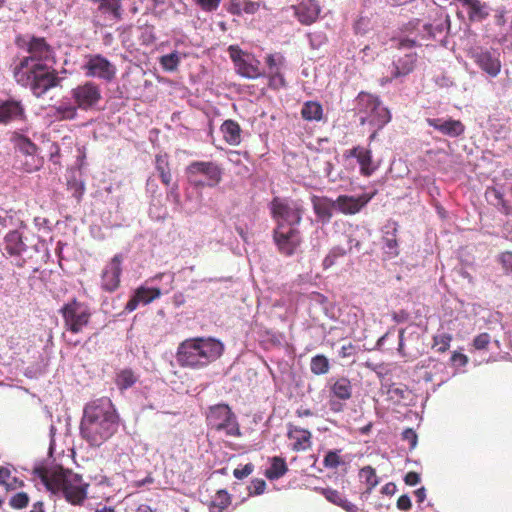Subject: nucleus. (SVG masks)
Returning a JSON list of instances; mask_svg holds the SVG:
<instances>
[{
	"label": "nucleus",
	"mask_w": 512,
	"mask_h": 512,
	"mask_svg": "<svg viewBox=\"0 0 512 512\" xmlns=\"http://www.w3.org/2000/svg\"><path fill=\"white\" fill-rule=\"evenodd\" d=\"M25 45L29 56L23 57L14 67L13 76L17 84L29 88L40 98L61 82L53 68L56 62L54 50L43 37L32 36Z\"/></svg>",
	"instance_id": "nucleus-1"
},
{
	"label": "nucleus",
	"mask_w": 512,
	"mask_h": 512,
	"mask_svg": "<svg viewBox=\"0 0 512 512\" xmlns=\"http://www.w3.org/2000/svg\"><path fill=\"white\" fill-rule=\"evenodd\" d=\"M118 429V415L107 397L87 403L80 422V434L91 446H100Z\"/></svg>",
	"instance_id": "nucleus-2"
},
{
	"label": "nucleus",
	"mask_w": 512,
	"mask_h": 512,
	"mask_svg": "<svg viewBox=\"0 0 512 512\" xmlns=\"http://www.w3.org/2000/svg\"><path fill=\"white\" fill-rule=\"evenodd\" d=\"M36 473L48 491L53 494H62L72 505H81L87 498L89 483L72 470L63 467L40 468Z\"/></svg>",
	"instance_id": "nucleus-3"
},
{
	"label": "nucleus",
	"mask_w": 512,
	"mask_h": 512,
	"mask_svg": "<svg viewBox=\"0 0 512 512\" xmlns=\"http://www.w3.org/2000/svg\"><path fill=\"white\" fill-rule=\"evenodd\" d=\"M222 342L212 337H196L182 341L176 352L181 367L201 369L216 361L223 353Z\"/></svg>",
	"instance_id": "nucleus-4"
},
{
	"label": "nucleus",
	"mask_w": 512,
	"mask_h": 512,
	"mask_svg": "<svg viewBox=\"0 0 512 512\" xmlns=\"http://www.w3.org/2000/svg\"><path fill=\"white\" fill-rule=\"evenodd\" d=\"M185 174L194 188H213L221 183L223 169L213 161H193L186 167Z\"/></svg>",
	"instance_id": "nucleus-5"
},
{
	"label": "nucleus",
	"mask_w": 512,
	"mask_h": 512,
	"mask_svg": "<svg viewBox=\"0 0 512 512\" xmlns=\"http://www.w3.org/2000/svg\"><path fill=\"white\" fill-rule=\"evenodd\" d=\"M66 331L78 334L90 323L92 312L88 304L73 298L60 309Z\"/></svg>",
	"instance_id": "nucleus-6"
},
{
	"label": "nucleus",
	"mask_w": 512,
	"mask_h": 512,
	"mask_svg": "<svg viewBox=\"0 0 512 512\" xmlns=\"http://www.w3.org/2000/svg\"><path fill=\"white\" fill-rule=\"evenodd\" d=\"M207 425L218 432H224L227 436H241L240 426L236 415L228 404H217L209 407Z\"/></svg>",
	"instance_id": "nucleus-7"
},
{
	"label": "nucleus",
	"mask_w": 512,
	"mask_h": 512,
	"mask_svg": "<svg viewBox=\"0 0 512 512\" xmlns=\"http://www.w3.org/2000/svg\"><path fill=\"white\" fill-rule=\"evenodd\" d=\"M272 218L289 227H297L302 221L304 206L300 200L274 197L270 203Z\"/></svg>",
	"instance_id": "nucleus-8"
},
{
	"label": "nucleus",
	"mask_w": 512,
	"mask_h": 512,
	"mask_svg": "<svg viewBox=\"0 0 512 512\" xmlns=\"http://www.w3.org/2000/svg\"><path fill=\"white\" fill-rule=\"evenodd\" d=\"M227 51L240 76L256 79L262 75L260 61L253 54L243 51L238 45H230Z\"/></svg>",
	"instance_id": "nucleus-9"
},
{
	"label": "nucleus",
	"mask_w": 512,
	"mask_h": 512,
	"mask_svg": "<svg viewBox=\"0 0 512 512\" xmlns=\"http://www.w3.org/2000/svg\"><path fill=\"white\" fill-rule=\"evenodd\" d=\"M273 240L278 251L285 256H292L302 243L300 230L278 223L273 231Z\"/></svg>",
	"instance_id": "nucleus-10"
},
{
	"label": "nucleus",
	"mask_w": 512,
	"mask_h": 512,
	"mask_svg": "<svg viewBox=\"0 0 512 512\" xmlns=\"http://www.w3.org/2000/svg\"><path fill=\"white\" fill-rule=\"evenodd\" d=\"M358 105L360 111L367 114L370 123L382 127L391 120L390 111L382 106L376 96L362 92L358 96Z\"/></svg>",
	"instance_id": "nucleus-11"
},
{
	"label": "nucleus",
	"mask_w": 512,
	"mask_h": 512,
	"mask_svg": "<svg viewBox=\"0 0 512 512\" xmlns=\"http://www.w3.org/2000/svg\"><path fill=\"white\" fill-rule=\"evenodd\" d=\"M71 98L79 109H92L102 98L100 86L92 81H86L71 90Z\"/></svg>",
	"instance_id": "nucleus-12"
},
{
	"label": "nucleus",
	"mask_w": 512,
	"mask_h": 512,
	"mask_svg": "<svg viewBox=\"0 0 512 512\" xmlns=\"http://www.w3.org/2000/svg\"><path fill=\"white\" fill-rule=\"evenodd\" d=\"M83 70L86 76L99 78L107 82L112 81L116 76L115 65L101 54L87 55Z\"/></svg>",
	"instance_id": "nucleus-13"
},
{
	"label": "nucleus",
	"mask_w": 512,
	"mask_h": 512,
	"mask_svg": "<svg viewBox=\"0 0 512 512\" xmlns=\"http://www.w3.org/2000/svg\"><path fill=\"white\" fill-rule=\"evenodd\" d=\"M469 56L474 63L490 77H497L501 72L502 64L498 53L477 47L469 50Z\"/></svg>",
	"instance_id": "nucleus-14"
},
{
	"label": "nucleus",
	"mask_w": 512,
	"mask_h": 512,
	"mask_svg": "<svg viewBox=\"0 0 512 512\" xmlns=\"http://www.w3.org/2000/svg\"><path fill=\"white\" fill-rule=\"evenodd\" d=\"M123 259L122 254H116L105 265L101 273V288L104 291L112 293L119 288Z\"/></svg>",
	"instance_id": "nucleus-15"
},
{
	"label": "nucleus",
	"mask_w": 512,
	"mask_h": 512,
	"mask_svg": "<svg viewBox=\"0 0 512 512\" xmlns=\"http://www.w3.org/2000/svg\"><path fill=\"white\" fill-rule=\"evenodd\" d=\"M12 141L14 142L15 148L26 156H30L32 162L25 163L24 170L28 173L39 170L42 166V160L36 158L38 147L28 137L20 133L13 135Z\"/></svg>",
	"instance_id": "nucleus-16"
},
{
	"label": "nucleus",
	"mask_w": 512,
	"mask_h": 512,
	"mask_svg": "<svg viewBox=\"0 0 512 512\" xmlns=\"http://www.w3.org/2000/svg\"><path fill=\"white\" fill-rule=\"evenodd\" d=\"M265 63L268 68L269 86L274 89L284 88L286 80L282 73V68L285 64V58L282 54H268L265 57Z\"/></svg>",
	"instance_id": "nucleus-17"
},
{
	"label": "nucleus",
	"mask_w": 512,
	"mask_h": 512,
	"mask_svg": "<svg viewBox=\"0 0 512 512\" xmlns=\"http://www.w3.org/2000/svg\"><path fill=\"white\" fill-rule=\"evenodd\" d=\"M373 194H362L357 197L339 195L336 199V209L345 215H354L361 211L372 199Z\"/></svg>",
	"instance_id": "nucleus-18"
},
{
	"label": "nucleus",
	"mask_w": 512,
	"mask_h": 512,
	"mask_svg": "<svg viewBox=\"0 0 512 512\" xmlns=\"http://www.w3.org/2000/svg\"><path fill=\"white\" fill-rule=\"evenodd\" d=\"M287 438L291 441V449L294 452H304L312 447V433L308 429L301 428L292 423L287 425Z\"/></svg>",
	"instance_id": "nucleus-19"
},
{
	"label": "nucleus",
	"mask_w": 512,
	"mask_h": 512,
	"mask_svg": "<svg viewBox=\"0 0 512 512\" xmlns=\"http://www.w3.org/2000/svg\"><path fill=\"white\" fill-rule=\"evenodd\" d=\"M25 108L21 101L8 99L0 101V124H8L16 120H25Z\"/></svg>",
	"instance_id": "nucleus-20"
},
{
	"label": "nucleus",
	"mask_w": 512,
	"mask_h": 512,
	"mask_svg": "<svg viewBox=\"0 0 512 512\" xmlns=\"http://www.w3.org/2000/svg\"><path fill=\"white\" fill-rule=\"evenodd\" d=\"M295 16L298 21L303 25H311L314 23L320 14V6L316 0H300L294 6Z\"/></svg>",
	"instance_id": "nucleus-21"
},
{
	"label": "nucleus",
	"mask_w": 512,
	"mask_h": 512,
	"mask_svg": "<svg viewBox=\"0 0 512 512\" xmlns=\"http://www.w3.org/2000/svg\"><path fill=\"white\" fill-rule=\"evenodd\" d=\"M467 14L469 22H482L488 18L489 5L481 0H456Z\"/></svg>",
	"instance_id": "nucleus-22"
},
{
	"label": "nucleus",
	"mask_w": 512,
	"mask_h": 512,
	"mask_svg": "<svg viewBox=\"0 0 512 512\" xmlns=\"http://www.w3.org/2000/svg\"><path fill=\"white\" fill-rule=\"evenodd\" d=\"M427 124L441 132L443 135L458 137L465 131V126L460 120H442L440 118H428Z\"/></svg>",
	"instance_id": "nucleus-23"
},
{
	"label": "nucleus",
	"mask_w": 512,
	"mask_h": 512,
	"mask_svg": "<svg viewBox=\"0 0 512 512\" xmlns=\"http://www.w3.org/2000/svg\"><path fill=\"white\" fill-rule=\"evenodd\" d=\"M418 55L415 52L407 53L393 62L391 80L404 77L412 73L416 67Z\"/></svg>",
	"instance_id": "nucleus-24"
},
{
	"label": "nucleus",
	"mask_w": 512,
	"mask_h": 512,
	"mask_svg": "<svg viewBox=\"0 0 512 512\" xmlns=\"http://www.w3.org/2000/svg\"><path fill=\"white\" fill-rule=\"evenodd\" d=\"M398 224L394 221L388 222L384 227L382 237L384 253L388 258H395L399 255L397 242Z\"/></svg>",
	"instance_id": "nucleus-25"
},
{
	"label": "nucleus",
	"mask_w": 512,
	"mask_h": 512,
	"mask_svg": "<svg viewBox=\"0 0 512 512\" xmlns=\"http://www.w3.org/2000/svg\"><path fill=\"white\" fill-rule=\"evenodd\" d=\"M312 204L315 214L323 221H329L333 216V209H336V200L328 197L314 196Z\"/></svg>",
	"instance_id": "nucleus-26"
},
{
	"label": "nucleus",
	"mask_w": 512,
	"mask_h": 512,
	"mask_svg": "<svg viewBox=\"0 0 512 512\" xmlns=\"http://www.w3.org/2000/svg\"><path fill=\"white\" fill-rule=\"evenodd\" d=\"M98 4V11L110 19L120 21L122 19V0H89Z\"/></svg>",
	"instance_id": "nucleus-27"
},
{
	"label": "nucleus",
	"mask_w": 512,
	"mask_h": 512,
	"mask_svg": "<svg viewBox=\"0 0 512 512\" xmlns=\"http://www.w3.org/2000/svg\"><path fill=\"white\" fill-rule=\"evenodd\" d=\"M352 384L351 381L345 377H338L336 379H331L330 392L333 397L347 401L352 397Z\"/></svg>",
	"instance_id": "nucleus-28"
},
{
	"label": "nucleus",
	"mask_w": 512,
	"mask_h": 512,
	"mask_svg": "<svg viewBox=\"0 0 512 512\" xmlns=\"http://www.w3.org/2000/svg\"><path fill=\"white\" fill-rule=\"evenodd\" d=\"M220 130L223 134L224 140L231 146H238L241 143V127L238 122L234 120H225Z\"/></svg>",
	"instance_id": "nucleus-29"
},
{
	"label": "nucleus",
	"mask_w": 512,
	"mask_h": 512,
	"mask_svg": "<svg viewBox=\"0 0 512 512\" xmlns=\"http://www.w3.org/2000/svg\"><path fill=\"white\" fill-rule=\"evenodd\" d=\"M320 492L329 502L341 507L345 511L358 512L357 506L345 499L339 491L331 488H321Z\"/></svg>",
	"instance_id": "nucleus-30"
},
{
	"label": "nucleus",
	"mask_w": 512,
	"mask_h": 512,
	"mask_svg": "<svg viewBox=\"0 0 512 512\" xmlns=\"http://www.w3.org/2000/svg\"><path fill=\"white\" fill-rule=\"evenodd\" d=\"M231 504L232 495L226 489H220L208 505L209 512H224Z\"/></svg>",
	"instance_id": "nucleus-31"
},
{
	"label": "nucleus",
	"mask_w": 512,
	"mask_h": 512,
	"mask_svg": "<svg viewBox=\"0 0 512 512\" xmlns=\"http://www.w3.org/2000/svg\"><path fill=\"white\" fill-rule=\"evenodd\" d=\"M155 169L158 172L161 182L165 186H170L172 182V174L170 169L169 157L167 154L156 155Z\"/></svg>",
	"instance_id": "nucleus-32"
},
{
	"label": "nucleus",
	"mask_w": 512,
	"mask_h": 512,
	"mask_svg": "<svg viewBox=\"0 0 512 512\" xmlns=\"http://www.w3.org/2000/svg\"><path fill=\"white\" fill-rule=\"evenodd\" d=\"M25 243L17 230L9 232L5 237V249L10 255H20L25 251Z\"/></svg>",
	"instance_id": "nucleus-33"
},
{
	"label": "nucleus",
	"mask_w": 512,
	"mask_h": 512,
	"mask_svg": "<svg viewBox=\"0 0 512 512\" xmlns=\"http://www.w3.org/2000/svg\"><path fill=\"white\" fill-rule=\"evenodd\" d=\"M450 28V17L448 14L440 11L437 13L435 24L428 23L424 25V30L431 37H436L437 34L443 33Z\"/></svg>",
	"instance_id": "nucleus-34"
},
{
	"label": "nucleus",
	"mask_w": 512,
	"mask_h": 512,
	"mask_svg": "<svg viewBox=\"0 0 512 512\" xmlns=\"http://www.w3.org/2000/svg\"><path fill=\"white\" fill-rule=\"evenodd\" d=\"M288 471V466L284 458L274 456L271 458V465L265 471V476L269 480H277L283 477Z\"/></svg>",
	"instance_id": "nucleus-35"
},
{
	"label": "nucleus",
	"mask_w": 512,
	"mask_h": 512,
	"mask_svg": "<svg viewBox=\"0 0 512 512\" xmlns=\"http://www.w3.org/2000/svg\"><path fill=\"white\" fill-rule=\"evenodd\" d=\"M301 116L306 121H320L323 117L322 105L317 101H307L301 109Z\"/></svg>",
	"instance_id": "nucleus-36"
},
{
	"label": "nucleus",
	"mask_w": 512,
	"mask_h": 512,
	"mask_svg": "<svg viewBox=\"0 0 512 512\" xmlns=\"http://www.w3.org/2000/svg\"><path fill=\"white\" fill-rule=\"evenodd\" d=\"M359 477L364 480L366 485V490L363 494H371L372 490L379 484V478L376 475L375 469L369 465L360 469Z\"/></svg>",
	"instance_id": "nucleus-37"
},
{
	"label": "nucleus",
	"mask_w": 512,
	"mask_h": 512,
	"mask_svg": "<svg viewBox=\"0 0 512 512\" xmlns=\"http://www.w3.org/2000/svg\"><path fill=\"white\" fill-rule=\"evenodd\" d=\"M330 364L325 355L318 354L312 357L310 362V370L315 375H324L329 372Z\"/></svg>",
	"instance_id": "nucleus-38"
},
{
	"label": "nucleus",
	"mask_w": 512,
	"mask_h": 512,
	"mask_svg": "<svg viewBox=\"0 0 512 512\" xmlns=\"http://www.w3.org/2000/svg\"><path fill=\"white\" fill-rule=\"evenodd\" d=\"M135 295L139 303L149 304L161 296V290L159 288H146L141 286L136 289Z\"/></svg>",
	"instance_id": "nucleus-39"
},
{
	"label": "nucleus",
	"mask_w": 512,
	"mask_h": 512,
	"mask_svg": "<svg viewBox=\"0 0 512 512\" xmlns=\"http://www.w3.org/2000/svg\"><path fill=\"white\" fill-rule=\"evenodd\" d=\"M137 381V377L131 369H124L116 376V385L120 390H126L132 387Z\"/></svg>",
	"instance_id": "nucleus-40"
},
{
	"label": "nucleus",
	"mask_w": 512,
	"mask_h": 512,
	"mask_svg": "<svg viewBox=\"0 0 512 512\" xmlns=\"http://www.w3.org/2000/svg\"><path fill=\"white\" fill-rule=\"evenodd\" d=\"M358 163L360 165V172L363 176H371L375 171V167L372 166V154L370 150L364 149L358 157Z\"/></svg>",
	"instance_id": "nucleus-41"
},
{
	"label": "nucleus",
	"mask_w": 512,
	"mask_h": 512,
	"mask_svg": "<svg viewBox=\"0 0 512 512\" xmlns=\"http://www.w3.org/2000/svg\"><path fill=\"white\" fill-rule=\"evenodd\" d=\"M77 106L76 105H59L55 108V117L58 120H73L77 116Z\"/></svg>",
	"instance_id": "nucleus-42"
},
{
	"label": "nucleus",
	"mask_w": 512,
	"mask_h": 512,
	"mask_svg": "<svg viewBox=\"0 0 512 512\" xmlns=\"http://www.w3.org/2000/svg\"><path fill=\"white\" fill-rule=\"evenodd\" d=\"M180 63L178 52L174 51L170 54L161 56L160 64L165 71H175Z\"/></svg>",
	"instance_id": "nucleus-43"
},
{
	"label": "nucleus",
	"mask_w": 512,
	"mask_h": 512,
	"mask_svg": "<svg viewBox=\"0 0 512 512\" xmlns=\"http://www.w3.org/2000/svg\"><path fill=\"white\" fill-rule=\"evenodd\" d=\"M452 341V335L448 333H442L433 337V348H436L437 352H446Z\"/></svg>",
	"instance_id": "nucleus-44"
},
{
	"label": "nucleus",
	"mask_w": 512,
	"mask_h": 512,
	"mask_svg": "<svg viewBox=\"0 0 512 512\" xmlns=\"http://www.w3.org/2000/svg\"><path fill=\"white\" fill-rule=\"evenodd\" d=\"M29 500L30 498L26 492H18L10 498L9 505L13 509L21 510L28 506Z\"/></svg>",
	"instance_id": "nucleus-45"
},
{
	"label": "nucleus",
	"mask_w": 512,
	"mask_h": 512,
	"mask_svg": "<svg viewBox=\"0 0 512 512\" xmlns=\"http://www.w3.org/2000/svg\"><path fill=\"white\" fill-rule=\"evenodd\" d=\"M340 451H328L324 457L323 465L329 469H336L338 466L343 464V460L340 456Z\"/></svg>",
	"instance_id": "nucleus-46"
},
{
	"label": "nucleus",
	"mask_w": 512,
	"mask_h": 512,
	"mask_svg": "<svg viewBox=\"0 0 512 512\" xmlns=\"http://www.w3.org/2000/svg\"><path fill=\"white\" fill-rule=\"evenodd\" d=\"M345 254L346 251L343 248L335 247L331 249L328 255L323 260V268L328 269L332 267L336 263V260L340 257H343Z\"/></svg>",
	"instance_id": "nucleus-47"
},
{
	"label": "nucleus",
	"mask_w": 512,
	"mask_h": 512,
	"mask_svg": "<svg viewBox=\"0 0 512 512\" xmlns=\"http://www.w3.org/2000/svg\"><path fill=\"white\" fill-rule=\"evenodd\" d=\"M498 260H499L503 270L505 271V273L512 275V252H510V251L502 252L498 257Z\"/></svg>",
	"instance_id": "nucleus-48"
},
{
	"label": "nucleus",
	"mask_w": 512,
	"mask_h": 512,
	"mask_svg": "<svg viewBox=\"0 0 512 512\" xmlns=\"http://www.w3.org/2000/svg\"><path fill=\"white\" fill-rule=\"evenodd\" d=\"M203 11L214 12L218 9L221 0H193Z\"/></svg>",
	"instance_id": "nucleus-49"
},
{
	"label": "nucleus",
	"mask_w": 512,
	"mask_h": 512,
	"mask_svg": "<svg viewBox=\"0 0 512 512\" xmlns=\"http://www.w3.org/2000/svg\"><path fill=\"white\" fill-rule=\"evenodd\" d=\"M490 340L491 337L488 333H481L474 338L473 346L477 350H485L487 349Z\"/></svg>",
	"instance_id": "nucleus-50"
},
{
	"label": "nucleus",
	"mask_w": 512,
	"mask_h": 512,
	"mask_svg": "<svg viewBox=\"0 0 512 512\" xmlns=\"http://www.w3.org/2000/svg\"><path fill=\"white\" fill-rule=\"evenodd\" d=\"M266 489V482L263 479H254L249 487L250 495H261Z\"/></svg>",
	"instance_id": "nucleus-51"
},
{
	"label": "nucleus",
	"mask_w": 512,
	"mask_h": 512,
	"mask_svg": "<svg viewBox=\"0 0 512 512\" xmlns=\"http://www.w3.org/2000/svg\"><path fill=\"white\" fill-rule=\"evenodd\" d=\"M254 470V465L252 463H248L241 468H236L233 471V475L236 479L242 480L248 477Z\"/></svg>",
	"instance_id": "nucleus-52"
},
{
	"label": "nucleus",
	"mask_w": 512,
	"mask_h": 512,
	"mask_svg": "<svg viewBox=\"0 0 512 512\" xmlns=\"http://www.w3.org/2000/svg\"><path fill=\"white\" fill-rule=\"evenodd\" d=\"M260 8V2L252 0H242V13L255 14Z\"/></svg>",
	"instance_id": "nucleus-53"
},
{
	"label": "nucleus",
	"mask_w": 512,
	"mask_h": 512,
	"mask_svg": "<svg viewBox=\"0 0 512 512\" xmlns=\"http://www.w3.org/2000/svg\"><path fill=\"white\" fill-rule=\"evenodd\" d=\"M417 434L412 428H407L402 432V440L407 441L411 449L416 447Z\"/></svg>",
	"instance_id": "nucleus-54"
},
{
	"label": "nucleus",
	"mask_w": 512,
	"mask_h": 512,
	"mask_svg": "<svg viewBox=\"0 0 512 512\" xmlns=\"http://www.w3.org/2000/svg\"><path fill=\"white\" fill-rule=\"evenodd\" d=\"M24 481L17 477H11L8 482L4 485L7 491H13L24 487Z\"/></svg>",
	"instance_id": "nucleus-55"
},
{
	"label": "nucleus",
	"mask_w": 512,
	"mask_h": 512,
	"mask_svg": "<svg viewBox=\"0 0 512 512\" xmlns=\"http://www.w3.org/2000/svg\"><path fill=\"white\" fill-rule=\"evenodd\" d=\"M412 507L411 499L408 495H401L397 500V508L402 511H408Z\"/></svg>",
	"instance_id": "nucleus-56"
},
{
	"label": "nucleus",
	"mask_w": 512,
	"mask_h": 512,
	"mask_svg": "<svg viewBox=\"0 0 512 512\" xmlns=\"http://www.w3.org/2000/svg\"><path fill=\"white\" fill-rule=\"evenodd\" d=\"M451 362L455 365L459 366H465L468 363V358L466 355L459 353V352H453L450 358Z\"/></svg>",
	"instance_id": "nucleus-57"
},
{
	"label": "nucleus",
	"mask_w": 512,
	"mask_h": 512,
	"mask_svg": "<svg viewBox=\"0 0 512 512\" xmlns=\"http://www.w3.org/2000/svg\"><path fill=\"white\" fill-rule=\"evenodd\" d=\"M242 0H230L228 12L232 15L240 16L242 14Z\"/></svg>",
	"instance_id": "nucleus-58"
},
{
	"label": "nucleus",
	"mask_w": 512,
	"mask_h": 512,
	"mask_svg": "<svg viewBox=\"0 0 512 512\" xmlns=\"http://www.w3.org/2000/svg\"><path fill=\"white\" fill-rule=\"evenodd\" d=\"M406 485L415 486L420 482V475L417 472L410 471L404 477Z\"/></svg>",
	"instance_id": "nucleus-59"
},
{
	"label": "nucleus",
	"mask_w": 512,
	"mask_h": 512,
	"mask_svg": "<svg viewBox=\"0 0 512 512\" xmlns=\"http://www.w3.org/2000/svg\"><path fill=\"white\" fill-rule=\"evenodd\" d=\"M167 199H172L176 205L181 204V197L177 185L171 187L170 190L167 192Z\"/></svg>",
	"instance_id": "nucleus-60"
},
{
	"label": "nucleus",
	"mask_w": 512,
	"mask_h": 512,
	"mask_svg": "<svg viewBox=\"0 0 512 512\" xmlns=\"http://www.w3.org/2000/svg\"><path fill=\"white\" fill-rule=\"evenodd\" d=\"M409 317H410V315L406 310H399L397 312L392 313V319L396 323H404V322L408 321Z\"/></svg>",
	"instance_id": "nucleus-61"
},
{
	"label": "nucleus",
	"mask_w": 512,
	"mask_h": 512,
	"mask_svg": "<svg viewBox=\"0 0 512 512\" xmlns=\"http://www.w3.org/2000/svg\"><path fill=\"white\" fill-rule=\"evenodd\" d=\"M11 478V471L9 468L0 466V485L4 486Z\"/></svg>",
	"instance_id": "nucleus-62"
},
{
	"label": "nucleus",
	"mask_w": 512,
	"mask_h": 512,
	"mask_svg": "<svg viewBox=\"0 0 512 512\" xmlns=\"http://www.w3.org/2000/svg\"><path fill=\"white\" fill-rule=\"evenodd\" d=\"M139 300L137 299L136 295L134 294L129 300L128 302L126 303V306H125V310L127 312H132L134 311L138 305H139Z\"/></svg>",
	"instance_id": "nucleus-63"
},
{
	"label": "nucleus",
	"mask_w": 512,
	"mask_h": 512,
	"mask_svg": "<svg viewBox=\"0 0 512 512\" xmlns=\"http://www.w3.org/2000/svg\"><path fill=\"white\" fill-rule=\"evenodd\" d=\"M353 350H354V346L352 345V343H349L348 345H343L341 347L339 355L342 358H348L352 355Z\"/></svg>",
	"instance_id": "nucleus-64"
}]
</instances>
